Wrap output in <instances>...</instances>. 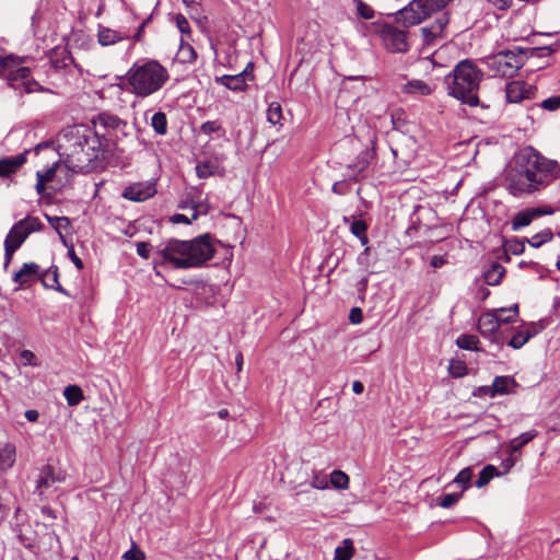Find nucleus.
<instances>
[{
    "label": "nucleus",
    "mask_w": 560,
    "mask_h": 560,
    "mask_svg": "<svg viewBox=\"0 0 560 560\" xmlns=\"http://www.w3.org/2000/svg\"><path fill=\"white\" fill-rule=\"evenodd\" d=\"M91 122L93 125L92 129L98 130V128H103L106 131L122 130L127 126L125 120L107 112L100 113L92 118Z\"/></svg>",
    "instance_id": "4468645a"
},
{
    "label": "nucleus",
    "mask_w": 560,
    "mask_h": 560,
    "mask_svg": "<svg viewBox=\"0 0 560 560\" xmlns=\"http://www.w3.org/2000/svg\"><path fill=\"white\" fill-rule=\"evenodd\" d=\"M373 150H364L357 156L352 164L348 165L350 179L358 182L366 176L365 172L373 159Z\"/></svg>",
    "instance_id": "2eb2a0df"
},
{
    "label": "nucleus",
    "mask_w": 560,
    "mask_h": 560,
    "mask_svg": "<svg viewBox=\"0 0 560 560\" xmlns=\"http://www.w3.org/2000/svg\"><path fill=\"white\" fill-rule=\"evenodd\" d=\"M97 37L98 43L102 46H109L127 38L128 36L121 34L118 31L110 30L108 27H100Z\"/></svg>",
    "instance_id": "b1692460"
},
{
    "label": "nucleus",
    "mask_w": 560,
    "mask_h": 560,
    "mask_svg": "<svg viewBox=\"0 0 560 560\" xmlns=\"http://www.w3.org/2000/svg\"><path fill=\"white\" fill-rule=\"evenodd\" d=\"M175 20H176V25L182 34L190 33L189 22L183 14H177Z\"/></svg>",
    "instance_id": "13d9d810"
},
{
    "label": "nucleus",
    "mask_w": 560,
    "mask_h": 560,
    "mask_svg": "<svg viewBox=\"0 0 560 560\" xmlns=\"http://www.w3.org/2000/svg\"><path fill=\"white\" fill-rule=\"evenodd\" d=\"M122 558L125 560H145L144 553L140 549H138L136 547H133L130 550L126 551L124 553Z\"/></svg>",
    "instance_id": "6e6d98bb"
},
{
    "label": "nucleus",
    "mask_w": 560,
    "mask_h": 560,
    "mask_svg": "<svg viewBox=\"0 0 560 560\" xmlns=\"http://www.w3.org/2000/svg\"><path fill=\"white\" fill-rule=\"evenodd\" d=\"M68 256L79 270H82L84 268V264H83L82 259L77 256L72 246L68 250Z\"/></svg>",
    "instance_id": "e2e57ef3"
},
{
    "label": "nucleus",
    "mask_w": 560,
    "mask_h": 560,
    "mask_svg": "<svg viewBox=\"0 0 560 560\" xmlns=\"http://www.w3.org/2000/svg\"><path fill=\"white\" fill-rule=\"evenodd\" d=\"M16 249L9 242L4 241V269H8Z\"/></svg>",
    "instance_id": "4d7b16f0"
},
{
    "label": "nucleus",
    "mask_w": 560,
    "mask_h": 560,
    "mask_svg": "<svg viewBox=\"0 0 560 560\" xmlns=\"http://www.w3.org/2000/svg\"><path fill=\"white\" fill-rule=\"evenodd\" d=\"M58 165V162H55L45 172L38 171L36 173L37 183L35 188L39 195H42L45 191L46 184L50 183L54 179Z\"/></svg>",
    "instance_id": "c756f323"
},
{
    "label": "nucleus",
    "mask_w": 560,
    "mask_h": 560,
    "mask_svg": "<svg viewBox=\"0 0 560 560\" xmlns=\"http://www.w3.org/2000/svg\"><path fill=\"white\" fill-rule=\"evenodd\" d=\"M21 358L25 361V363L30 365H35V354L30 350H23L21 352Z\"/></svg>",
    "instance_id": "69168bd1"
},
{
    "label": "nucleus",
    "mask_w": 560,
    "mask_h": 560,
    "mask_svg": "<svg viewBox=\"0 0 560 560\" xmlns=\"http://www.w3.org/2000/svg\"><path fill=\"white\" fill-rule=\"evenodd\" d=\"M349 476L342 470H334L330 474V483L334 488L339 490H346L349 488Z\"/></svg>",
    "instance_id": "72a5a7b5"
},
{
    "label": "nucleus",
    "mask_w": 560,
    "mask_h": 560,
    "mask_svg": "<svg viewBox=\"0 0 560 560\" xmlns=\"http://www.w3.org/2000/svg\"><path fill=\"white\" fill-rule=\"evenodd\" d=\"M529 340L528 335L525 334L523 328L521 327L518 330H516L508 345L512 347L513 349H520L522 348L527 341Z\"/></svg>",
    "instance_id": "a19ab883"
},
{
    "label": "nucleus",
    "mask_w": 560,
    "mask_h": 560,
    "mask_svg": "<svg viewBox=\"0 0 560 560\" xmlns=\"http://www.w3.org/2000/svg\"><path fill=\"white\" fill-rule=\"evenodd\" d=\"M534 179L535 176L529 170L522 151L515 156L513 165L506 171L508 189L515 197L530 195L541 190L540 186L535 184Z\"/></svg>",
    "instance_id": "423d86ee"
},
{
    "label": "nucleus",
    "mask_w": 560,
    "mask_h": 560,
    "mask_svg": "<svg viewBox=\"0 0 560 560\" xmlns=\"http://www.w3.org/2000/svg\"><path fill=\"white\" fill-rule=\"evenodd\" d=\"M357 3V12L364 20H371L374 18V10L363 2L362 0H355Z\"/></svg>",
    "instance_id": "de8ad7c7"
},
{
    "label": "nucleus",
    "mask_w": 560,
    "mask_h": 560,
    "mask_svg": "<svg viewBox=\"0 0 560 560\" xmlns=\"http://www.w3.org/2000/svg\"><path fill=\"white\" fill-rule=\"evenodd\" d=\"M62 480H63V478L60 477L59 475H56L54 471V468L51 466L47 465L40 470V475L37 480V488L38 489L49 488L55 482H60Z\"/></svg>",
    "instance_id": "bb28decb"
},
{
    "label": "nucleus",
    "mask_w": 560,
    "mask_h": 560,
    "mask_svg": "<svg viewBox=\"0 0 560 560\" xmlns=\"http://www.w3.org/2000/svg\"><path fill=\"white\" fill-rule=\"evenodd\" d=\"M28 234L24 230V222L18 221L8 233L4 241L9 242L15 248H20Z\"/></svg>",
    "instance_id": "5701e85b"
},
{
    "label": "nucleus",
    "mask_w": 560,
    "mask_h": 560,
    "mask_svg": "<svg viewBox=\"0 0 560 560\" xmlns=\"http://www.w3.org/2000/svg\"><path fill=\"white\" fill-rule=\"evenodd\" d=\"M462 497L460 493H447V494H444L442 498H441V501H440V506L444 508V509H448L451 506H453L458 500L459 498Z\"/></svg>",
    "instance_id": "5fc2aeb1"
},
{
    "label": "nucleus",
    "mask_w": 560,
    "mask_h": 560,
    "mask_svg": "<svg viewBox=\"0 0 560 560\" xmlns=\"http://www.w3.org/2000/svg\"><path fill=\"white\" fill-rule=\"evenodd\" d=\"M551 213V211H545L540 208H530L517 212L512 220V229L517 231L524 226H527L532 221L542 214Z\"/></svg>",
    "instance_id": "f3484780"
},
{
    "label": "nucleus",
    "mask_w": 560,
    "mask_h": 560,
    "mask_svg": "<svg viewBox=\"0 0 560 560\" xmlns=\"http://www.w3.org/2000/svg\"><path fill=\"white\" fill-rule=\"evenodd\" d=\"M281 118H282L281 105L277 102L271 103L267 109V120L272 125H277L280 122Z\"/></svg>",
    "instance_id": "4c0bfd02"
},
{
    "label": "nucleus",
    "mask_w": 560,
    "mask_h": 560,
    "mask_svg": "<svg viewBox=\"0 0 560 560\" xmlns=\"http://www.w3.org/2000/svg\"><path fill=\"white\" fill-rule=\"evenodd\" d=\"M505 275V268L499 262H492L485 271L483 278L487 284L498 285Z\"/></svg>",
    "instance_id": "a878e982"
},
{
    "label": "nucleus",
    "mask_w": 560,
    "mask_h": 560,
    "mask_svg": "<svg viewBox=\"0 0 560 560\" xmlns=\"http://www.w3.org/2000/svg\"><path fill=\"white\" fill-rule=\"evenodd\" d=\"M500 328V317L497 312L485 313L478 320V329L485 337H491Z\"/></svg>",
    "instance_id": "a211bd4d"
},
{
    "label": "nucleus",
    "mask_w": 560,
    "mask_h": 560,
    "mask_svg": "<svg viewBox=\"0 0 560 560\" xmlns=\"http://www.w3.org/2000/svg\"><path fill=\"white\" fill-rule=\"evenodd\" d=\"M450 374L454 377H462L467 373V366L463 361L452 360L448 366Z\"/></svg>",
    "instance_id": "c03bdc74"
},
{
    "label": "nucleus",
    "mask_w": 560,
    "mask_h": 560,
    "mask_svg": "<svg viewBox=\"0 0 560 560\" xmlns=\"http://www.w3.org/2000/svg\"><path fill=\"white\" fill-rule=\"evenodd\" d=\"M156 194L155 185L152 183H135L127 186L121 196L125 199L141 202Z\"/></svg>",
    "instance_id": "ddd939ff"
},
{
    "label": "nucleus",
    "mask_w": 560,
    "mask_h": 560,
    "mask_svg": "<svg viewBox=\"0 0 560 560\" xmlns=\"http://www.w3.org/2000/svg\"><path fill=\"white\" fill-rule=\"evenodd\" d=\"M59 155L72 172H91L103 167L112 153L106 133L86 125L65 128L58 138Z\"/></svg>",
    "instance_id": "f257e3e1"
},
{
    "label": "nucleus",
    "mask_w": 560,
    "mask_h": 560,
    "mask_svg": "<svg viewBox=\"0 0 560 560\" xmlns=\"http://www.w3.org/2000/svg\"><path fill=\"white\" fill-rule=\"evenodd\" d=\"M149 247H150L149 243H145V242L137 243V254L140 257L148 259L150 256Z\"/></svg>",
    "instance_id": "680f3d73"
},
{
    "label": "nucleus",
    "mask_w": 560,
    "mask_h": 560,
    "mask_svg": "<svg viewBox=\"0 0 560 560\" xmlns=\"http://www.w3.org/2000/svg\"><path fill=\"white\" fill-rule=\"evenodd\" d=\"M214 255V247L208 235L190 241L170 240L158 249L154 270L160 276L159 267L171 264L175 269L197 268L205 265Z\"/></svg>",
    "instance_id": "f03ea898"
},
{
    "label": "nucleus",
    "mask_w": 560,
    "mask_h": 560,
    "mask_svg": "<svg viewBox=\"0 0 560 560\" xmlns=\"http://www.w3.org/2000/svg\"><path fill=\"white\" fill-rule=\"evenodd\" d=\"M350 231L354 236L359 237L366 233L368 224L363 220H353L350 223Z\"/></svg>",
    "instance_id": "603ef678"
},
{
    "label": "nucleus",
    "mask_w": 560,
    "mask_h": 560,
    "mask_svg": "<svg viewBox=\"0 0 560 560\" xmlns=\"http://www.w3.org/2000/svg\"><path fill=\"white\" fill-rule=\"evenodd\" d=\"M402 92L413 95H430L432 93V88L429 83L422 80H412L402 86Z\"/></svg>",
    "instance_id": "cd10ccee"
},
{
    "label": "nucleus",
    "mask_w": 560,
    "mask_h": 560,
    "mask_svg": "<svg viewBox=\"0 0 560 560\" xmlns=\"http://www.w3.org/2000/svg\"><path fill=\"white\" fill-rule=\"evenodd\" d=\"M16 458V448L13 444L7 443L0 450V469L8 470L13 467Z\"/></svg>",
    "instance_id": "393cba45"
},
{
    "label": "nucleus",
    "mask_w": 560,
    "mask_h": 560,
    "mask_svg": "<svg viewBox=\"0 0 560 560\" xmlns=\"http://www.w3.org/2000/svg\"><path fill=\"white\" fill-rule=\"evenodd\" d=\"M151 126L158 135L167 132V118L163 112L155 113L151 118Z\"/></svg>",
    "instance_id": "f704fd0d"
},
{
    "label": "nucleus",
    "mask_w": 560,
    "mask_h": 560,
    "mask_svg": "<svg viewBox=\"0 0 560 560\" xmlns=\"http://www.w3.org/2000/svg\"><path fill=\"white\" fill-rule=\"evenodd\" d=\"M523 154L535 176V184H538L541 189L560 176V165L557 161L547 159L533 148L523 150Z\"/></svg>",
    "instance_id": "6e6552de"
},
{
    "label": "nucleus",
    "mask_w": 560,
    "mask_h": 560,
    "mask_svg": "<svg viewBox=\"0 0 560 560\" xmlns=\"http://www.w3.org/2000/svg\"><path fill=\"white\" fill-rule=\"evenodd\" d=\"M538 435V432L536 430H529L527 432H524L520 434L518 436L512 439L506 444V451L511 455H521V448L528 444L530 441H533Z\"/></svg>",
    "instance_id": "aec40b11"
},
{
    "label": "nucleus",
    "mask_w": 560,
    "mask_h": 560,
    "mask_svg": "<svg viewBox=\"0 0 560 560\" xmlns=\"http://www.w3.org/2000/svg\"><path fill=\"white\" fill-rule=\"evenodd\" d=\"M515 386V382L510 376H497L492 386L486 387L485 393L493 397L495 394L504 395L511 392V387Z\"/></svg>",
    "instance_id": "412c9836"
},
{
    "label": "nucleus",
    "mask_w": 560,
    "mask_h": 560,
    "mask_svg": "<svg viewBox=\"0 0 560 560\" xmlns=\"http://www.w3.org/2000/svg\"><path fill=\"white\" fill-rule=\"evenodd\" d=\"M46 219L49 224L54 228V230L58 233L60 240L63 244H66V238L62 234V230H66L70 226V220L67 217H50L46 214Z\"/></svg>",
    "instance_id": "2f4dec72"
},
{
    "label": "nucleus",
    "mask_w": 560,
    "mask_h": 560,
    "mask_svg": "<svg viewBox=\"0 0 560 560\" xmlns=\"http://www.w3.org/2000/svg\"><path fill=\"white\" fill-rule=\"evenodd\" d=\"M524 250H525L524 241L513 240V241L508 242V244L505 246V252L513 254V255H521L524 253Z\"/></svg>",
    "instance_id": "8fccbe9b"
},
{
    "label": "nucleus",
    "mask_w": 560,
    "mask_h": 560,
    "mask_svg": "<svg viewBox=\"0 0 560 560\" xmlns=\"http://www.w3.org/2000/svg\"><path fill=\"white\" fill-rule=\"evenodd\" d=\"M63 396L70 407L78 406L84 399L83 390L78 385H68Z\"/></svg>",
    "instance_id": "7c9ffc66"
},
{
    "label": "nucleus",
    "mask_w": 560,
    "mask_h": 560,
    "mask_svg": "<svg viewBox=\"0 0 560 560\" xmlns=\"http://www.w3.org/2000/svg\"><path fill=\"white\" fill-rule=\"evenodd\" d=\"M171 222L174 224H179V223L188 224V223H190V220L186 215L177 213V214H174L173 217H171Z\"/></svg>",
    "instance_id": "774afa93"
},
{
    "label": "nucleus",
    "mask_w": 560,
    "mask_h": 560,
    "mask_svg": "<svg viewBox=\"0 0 560 560\" xmlns=\"http://www.w3.org/2000/svg\"><path fill=\"white\" fill-rule=\"evenodd\" d=\"M495 472V468L491 465H488L482 468L479 472L478 479L476 480V487L482 488L489 483V481L493 478Z\"/></svg>",
    "instance_id": "58836bf2"
},
{
    "label": "nucleus",
    "mask_w": 560,
    "mask_h": 560,
    "mask_svg": "<svg viewBox=\"0 0 560 560\" xmlns=\"http://www.w3.org/2000/svg\"><path fill=\"white\" fill-rule=\"evenodd\" d=\"M451 0H412L406 8L398 12V21L405 27L421 23L433 12L444 9Z\"/></svg>",
    "instance_id": "1a4fd4ad"
},
{
    "label": "nucleus",
    "mask_w": 560,
    "mask_h": 560,
    "mask_svg": "<svg viewBox=\"0 0 560 560\" xmlns=\"http://www.w3.org/2000/svg\"><path fill=\"white\" fill-rule=\"evenodd\" d=\"M478 343H479V340L474 335H460L456 339V345L460 349H465V350H476V351H478L479 350L478 349Z\"/></svg>",
    "instance_id": "e433bc0d"
},
{
    "label": "nucleus",
    "mask_w": 560,
    "mask_h": 560,
    "mask_svg": "<svg viewBox=\"0 0 560 560\" xmlns=\"http://www.w3.org/2000/svg\"><path fill=\"white\" fill-rule=\"evenodd\" d=\"M381 38L392 52H406L409 48L408 33L393 25L385 24L381 30Z\"/></svg>",
    "instance_id": "9d476101"
},
{
    "label": "nucleus",
    "mask_w": 560,
    "mask_h": 560,
    "mask_svg": "<svg viewBox=\"0 0 560 560\" xmlns=\"http://www.w3.org/2000/svg\"><path fill=\"white\" fill-rule=\"evenodd\" d=\"M0 78L21 94L44 91L42 85L32 78L31 69L23 66V59L12 55L0 59Z\"/></svg>",
    "instance_id": "39448f33"
},
{
    "label": "nucleus",
    "mask_w": 560,
    "mask_h": 560,
    "mask_svg": "<svg viewBox=\"0 0 560 560\" xmlns=\"http://www.w3.org/2000/svg\"><path fill=\"white\" fill-rule=\"evenodd\" d=\"M497 314L499 315L500 317V325L501 324H508V323H512L516 319L517 315H518V306L517 304L513 305L511 308H509V312H511L512 314L506 316V317H503L501 314L503 312H505L504 308H501L499 311H495Z\"/></svg>",
    "instance_id": "864d4df0"
},
{
    "label": "nucleus",
    "mask_w": 560,
    "mask_h": 560,
    "mask_svg": "<svg viewBox=\"0 0 560 560\" xmlns=\"http://www.w3.org/2000/svg\"><path fill=\"white\" fill-rule=\"evenodd\" d=\"M472 477V470L470 468L462 469L454 479V482L463 486L466 489L469 486V482Z\"/></svg>",
    "instance_id": "09e8293b"
},
{
    "label": "nucleus",
    "mask_w": 560,
    "mask_h": 560,
    "mask_svg": "<svg viewBox=\"0 0 560 560\" xmlns=\"http://www.w3.org/2000/svg\"><path fill=\"white\" fill-rule=\"evenodd\" d=\"M218 170V164L213 161L200 162L196 166L197 176L199 178H207L212 176Z\"/></svg>",
    "instance_id": "c9c22d12"
},
{
    "label": "nucleus",
    "mask_w": 560,
    "mask_h": 560,
    "mask_svg": "<svg viewBox=\"0 0 560 560\" xmlns=\"http://www.w3.org/2000/svg\"><path fill=\"white\" fill-rule=\"evenodd\" d=\"M528 58V49L515 48L501 50L486 57L482 62L492 75L511 78L524 66Z\"/></svg>",
    "instance_id": "0eeeda50"
},
{
    "label": "nucleus",
    "mask_w": 560,
    "mask_h": 560,
    "mask_svg": "<svg viewBox=\"0 0 560 560\" xmlns=\"http://www.w3.org/2000/svg\"><path fill=\"white\" fill-rule=\"evenodd\" d=\"M311 486L314 489L325 490L328 488V478L322 471L313 470Z\"/></svg>",
    "instance_id": "37998d69"
},
{
    "label": "nucleus",
    "mask_w": 560,
    "mask_h": 560,
    "mask_svg": "<svg viewBox=\"0 0 560 560\" xmlns=\"http://www.w3.org/2000/svg\"><path fill=\"white\" fill-rule=\"evenodd\" d=\"M522 328L525 331V334L528 335V338L530 339L532 337L536 336L542 329V326L538 323H530V324L522 326Z\"/></svg>",
    "instance_id": "bf43d9fd"
},
{
    "label": "nucleus",
    "mask_w": 560,
    "mask_h": 560,
    "mask_svg": "<svg viewBox=\"0 0 560 560\" xmlns=\"http://www.w3.org/2000/svg\"><path fill=\"white\" fill-rule=\"evenodd\" d=\"M482 72L470 60H462L445 77L448 94L470 106L479 104L478 91Z\"/></svg>",
    "instance_id": "7ed1b4c3"
},
{
    "label": "nucleus",
    "mask_w": 560,
    "mask_h": 560,
    "mask_svg": "<svg viewBox=\"0 0 560 560\" xmlns=\"http://www.w3.org/2000/svg\"><path fill=\"white\" fill-rule=\"evenodd\" d=\"M38 277H40V281L45 288L54 289L60 293L68 295V292L58 283V267L52 266Z\"/></svg>",
    "instance_id": "4be33fe9"
},
{
    "label": "nucleus",
    "mask_w": 560,
    "mask_h": 560,
    "mask_svg": "<svg viewBox=\"0 0 560 560\" xmlns=\"http://www.w3.org/2000/svg\"><path fill=\"white\" fill-rule=\"evenodd\" d=\"M349 320L352 324H360L363 320V313L360 307H353L349 314Z\"/></svg>",
    "instance_id": "052dcab7"
},
{
    "label": "nucleus",
    "mask_w": 560,
    "mask_h": 560,
    "mask_svg": "<svg viewBox=\"0 0 560 560\" xmlns=\"http://www.w3.org/2000/svg\"><path fill=\"white\" fill-rule=\"evenodd\" d=\"M552 238V233L550 230H544L540 233H537L530 238H526L528 244L533 247H539L542 244L549 242Z\"/></svg>",
    "instance_id": "ea45409f"
},
{
    "label": "nucleus",
    "mask_w": 560,
    "mask_h": 560,
    "mask_svg": "<svg viewBox=\"0 0 560 560\" xmlns=\"http://www.w3.org/2000/svg\"><path fill=\"white\" fill-rule=\"evenodd\" d=\"M447 262L444 256L435 255L431 258V266L433 268H441Z\"/></svg>",
    "instance_id": "338daca9"
},
{
    "label": "nucleus",
    "mask_w": 560,
    "mask_h": 560,
    "mask_svg": "<svg viewBox=\"0 0 560 560\" xmlns=\"http://www.w3.org/2000/svg\"><path fill=\"white\" fill-rule=\"evenodd\" d=\"M20 221L24 222V230L27 232L28 235L33 232L40 231L43 228V224L39 221V219L34 217H27Z\"/></svg>",
    "instance_id": "a18cd8bd"
},
{
    "label": "nucleus",
    "mask_w": 560,
    "mask_h": 560,
    "mask_svg": "<svg viewBox=\"0 0 560 560\" xmlns=\"http://www.w3.org/2000/svg\"><path fill=\"white\" fill-rule=\"evenodd\" d=\"M331 190L337 195H345L349 191V188L346 182H336L332 185Z\"/></svg>",
    "instance_id": "0e129e2a"
},
{
    "label": "nucleus",
    "mask_w": 560,
    "mask_h": 560,
    "mask_svg": "<svg viewBox=\"0 0 560 560\" xmlns=\"http://www.w3.org/2000/svg\"><path fill=\"white\" fill-rule=\"evenodd\" d=\"M354 547L351 539H343L342 545L335 549V560H351Z\"/></svg>",
    "instance_id": "473e14b6"
},
{
    "label": "nucleus",
    "mask_w": 560,
    "mask_h": 560,
    "mask_svg": "<svg viewBox=\"0 0 560 560\" xmlns=\"http://www.w3.org/2000/svg\"><path fill=\"white\" fill-rule=\"evenodd\" d=\"M200 131L205 135H211L212 132H220L222 131V135H224V131L222 129V126L218 121H206L200 126Z\"/></svg>",
    "instance_id": "3c124183"
},
{
    "label": "nucleus",
    "mask_w": 560,
    "mask_h": 560,
    "mask_svg": "<svg viewBox=\"0 0 560 560\" xmlns=\"http://www.w3.org/2000/svg\"><path fill=\"white\" fill-rule=\"evenodd\" d=\"M228 89L233 91H242L246 86V73L242 72L236 75H222L217 79Z\"/></svg>",
    "instance_id": "c85d7f7f"
},
{
    "label": "nucleus",
    "mask_w": 560,
    "mask_h": 560,
    "mask_svg": "<svg viewBox=\"0 0 560 560\" xmlns=\"http://www.w3.org/2000/svg\"><path fill=\"white\" fill-rule=\"evenodd\" d=\"M539 107L545 110H548V112H555V110L559 109L560 108V94L553 95V96H550V97L544 100L539 104Z\"/></svg>",
    "instance_id": "49530a36"
},
{
    "label": "nucleus",
    "mask_w": 560,
    "mask_h": 560,
    "mask_svg": "<svg viewBox=\"0 0 560 560\" xmlns=\"http://www.w3.org/2000/svg\"><path fill=\"white\" fill-rule=\"evenodd\" d=\"M27 151L14 156L0 159V177H10L15 174L26 162Z\"/></svg>",
    "instance_id": "dca6fc26"
},
{
    "label": "nucleus",
    "mask_w": 560,
    "mask_h": 560,
    "mask_svg": "<svg viewBox=\"0 0 560 560\" xmlns=\"http://www.w3.org/2000/svg\"><path fill=\"white\" fill-rule=\"evenodd\" d=\"M450 23V18L447 12H441L435 20L421 27L420 33L422 36V40L425 45H431L435 43L438 39H443L446 37L445 30Z\"/></svg>",
    "instance_id": "9b49d317"
},
{
    "label": "nucleus",
    "mask_w": 560,
    "mask_h": 560,
    "mask_svg": "<svg viewBox=\"0 0 560 560\" xmlns=\"http://www.w3.org/2000/svg\"><path fill=\"white\" fill-rule=\"evenodd\" d=\"M168 79L167 69L155 60L135 62L126 74L129 91L140 97L154 94Z\"/></svg>",
    "instance_id": "20e7f679"
},
{
    "label": "nucleus",
    "mask_w": 560,
    "mask_h": 560,
    "mask_svg": "<svg viewBox=\"0 0 560 560\" xmlns=\"http://www.w3.org/2000/svg\"><path fill=\"white\" fill-rule=\"evenodd\" d=\"M177 57L182 62H192L197 58V54L189 44H182Z\"/></svg>",
    "instance_id": "79ce46f5"
},
{
    "label": "nucleus",
    "mask_w": 560,
    "mask_h": 560,
    "mask_svg": "<svg viewBox=\"0 0 560 560\" xmlns=\"http://www.w3.org/2000/svg\"><path fill=\"white\" fill-rule=\"evenodd\" d=\"M39 276V266L35 262H26L15 272L13 281L20 285H24Z\"/></svg>",
    "instance_id": "6ab92c4d"
},
{
    "label": "nucleus",
    "mask_w": 560,
    "mask_h": 560,
    "mask_svg": "<svg viewBox=\"0 0 560 560\" xmlns=\"http://www.w3.org/2000/svg\"><path fill=\"white\" fill-rule=\"evenodd\" d=\"M537 88L524 81H511L505 85V95L509 103H521L536 96Z\"/></svg>",
    "instance_id": "f8f14e48"
}]
</instances>
